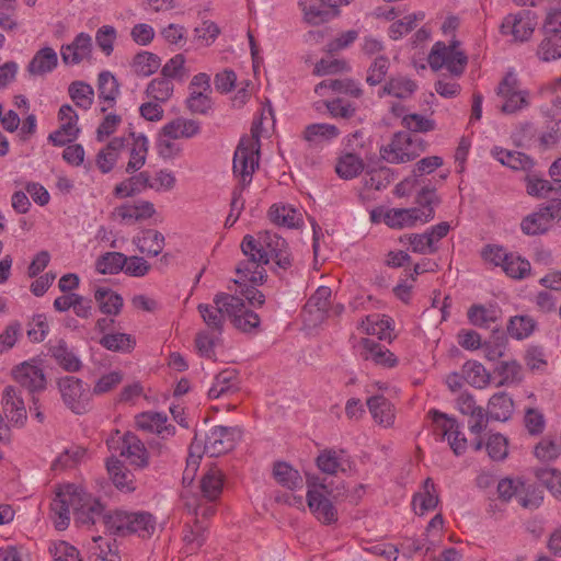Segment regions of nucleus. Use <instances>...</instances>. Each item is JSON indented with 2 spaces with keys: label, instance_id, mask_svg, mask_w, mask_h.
Here are the masks:
<instances>
[{
  "label": "nucleus",
  "instance_id": "1",
  "mask_svg": "<svg viewBox=\"0 0 561 561\" xmlns=\"http://www.w3.org/2000/svg\"><path fill=\"white\" fill-rule=\"evenodd\" d=\"M51 516L55 527L64 530L70 523L72 512L79 525H95L102 523L110 514H104V506L99 499L85 492L83 488L75 484L60 486L50 503Z\"/></svg>",
  "mask_w": 561,
  "mask_h": 561
},
{
  "label": "nucleus",
  "instance_id": "2",
  "mask_svg": "<svg viewBox=\"0 0 561 561\" xmlns=\"http://www.w3.org/2000/svg\"><path fill=\"white\" fill-rule=\"evenodd\" d=\"M241 250L244 255H257L261 263L267 264L273 260L283 270L289 268L293 263L286 240L268 230L259 232L257 238L244 236Z\"/></svg>",
  "mask_w": 561,
  "mask_h": 561
},
{
  "label": "nucleus",
  "instance_id": "3",
  "mask_svg": "<svg viewBox=\"0 0 561 561\" xmlns=\"http://www.w3.org/2000/svg\"><path fill=\"white\" fill-rule=\"evenodd\" d=\"M104 527L119 536L136 534L141 538H150L157 529V522L148 512L115 511L104 519Z\"/></svg>",
  "mask_w": 561,
  "mask_h": 561
},
{
  "label": "nucleus",
  "instance_id": "4",
  "mask_svg": "<svg viewBox=\"0 0 561 561\" xmlns=\"http://www.w3.org/2000/svg\"><path fill=\"white\" fill-rule=\"evenodd\" d=\"M425 150L421 139L413 138L407 131L394 133L390 141L379 150L380 157L388 163L400 164L413 161Z\"/></svg>",
  "mask_w": 561,
  "mask_h": 561
},
{
  "label": "nucleus",
  "instance_id": "5",
  "mask_svg": "<svg viewBox=\"0 0 561 561\" xmlns=\"http://www.w3.org/2000/svg\"><path fill=\"white\" fill-rule=\"evenodd\" d=\"M213 302L220 306L224 317L227 316L238 330L251 332L259 328V314L247 309L242 298L227 293H218L214 296Z\"/></svg>",
  "mask_w": 561,
  "mask_h": 561
},
{
  "label": "nucleus",
  "instance_id": "6",
  "mask_svg": "<svg viewBox=\"0 0 561 561\" xmlns=\"http://www.w3.org/2000/svg\"><path fill=\"white\" fill-rule=\"evenodd\" d=\"M108 449L118 451L135 469H145L149 466V451L145 444L131 432L121 435L118 430L112 432L106 439Z\"/></svg>",
  "mask_w": 561,
  "mask_h": 561
},
{
  "label": "nucleus",
  "instance_id": "7",
  "mask_svg": "<svg viewBox=\"0 0 561 561\" xmlns=\"http://www.w3.org/2000/svg\"><path fill=\"white\" fill-rule=\"evenodd\" d=\"M57 386L65 405L75 414L90 411L92 393L88 383L73 376L61 377Z\"/></svg>",
  "mask_w": 561,
  "mask_h": 561
},
{
  "label": "nucleus",
  "instance_id": "8",
  "mask_svg": "<svg viewBox=\"0 0 561 561\" xmlns=\"http://www.w3.org/2000/svg\"><path fill=\"white\" fill-rule=\"evenodd\" d=\"M459 45L460 43L456 39H453L448 45L443 42L434 44L428 56L431 68L438 70L446 67L450 73L460 76L467 66L468 58L459 49Z\"/></svg>",
  "mask_w": 561,
  "mask_h": 561
},
{
  "label": "nucleus",
  "instance_id": "9",
  "mask_svg": "<svg viewBox=\"0 0 561 561\" xmlns=\"http://www.w3.org/2000/svg\"><path fill=\"white\" fill-rule=\"evenodd\" d=\"M561 213V199H553L550 204L527 215L520 222L522 231L527 236L546 233L552 221Z\"/></svg>",
  "mask_w": 561,
  "mask_h": 561
},
{
  "label": "nucleus",
  "instance_id": "10",
  "mask_svg": "<svg viewBox=\"0 0 561 561\" xmlns=\"http://www.w3.org/2000/svg\"><path fill=\"white\" fill-rule=\"evenodd\" d=\"M238 436L239 431L234 427L210 426L204 436V450L209 457H219L233 449Z\"/></svg>",
  "mask_w": 561,
  "mask_h": 561
},
{
  "label": "nucleus",
  "instance_id": "11",
  "mask_svg": "<svg viewBox=\"0 0 561 561\" xmlns=\"http://www.w3.org/2000/svg\"><path fill=\"white\" fill-rule=\"evenodd\" d=\"M536 25V15L529 10H523L506 15L500 30L503 35H512L515 42H526L533 36Z\"/></svg>",
  "mask_w": 561,
  "mask_h": 561
},
{
  "label": "nucleus",
  "instance_id": "12",
  "mask_svg": "<svg viewBox=\"0 0 561 561\" xmlns=\"http://www.w3.org/2000/svg\"><path fill=\"white\" fill-rule=\"evenodd\" d=\"M307 503L311 513L322 524L330 525L337 520V511L328 495L317 488L316 479L307 480Z\"/></svg>",
  "mask_w": 561,
  "mask_h": 561
},
{
  "label": "nucleus",
  "instance_id": "13",
  "mask_svg": "<svg viewBox=\"0 0 561 561\" xmlns=\"http://www.w3.org/2000/svg\"><path fill=\"white\" fill-rule=\"evenodd\" d=\"M496 93L504 100L501 112L513 114L528 105L526 92L519 89V82L513 72H507L500 82Z\"/></svg>",
  "mask_w": 561,
  "mask_h": 561
},
{
  "label": "nucleus",
  "instance_id": "14",
  "mask_svg": "<svg viewBox=\"0 0 561 561\" xmlns=\"http://www.w3.org/2000/svg\"><path fill=\"white\" fill-rule=\"evenodd\" d=\"M262 134V119L254 121L251 126V135L244 136L240 139L239 145L236 149L233 162H244L245 165L259 168L260 162V137Z\"/></svg>",
  "mask_w": 561,
  "mask_h": 561
},
{
  "label": "nucleus",
  "instance_id": "15",
  "mask_svg": "<svg viewBox=\"0 0 561 561\" xmlns=\"http://www.w3.org/2000/svg\"><path fill=\"white\" fill-rule=\"evenodd\" d=\"M136 427L142 432L156 434L161 439L174 435L175 426L168 423V416L161 412L147 411L135 416Z\"/></svg>",
  "mask_w": 561,
  "mask_h": 561
},
{
  "label": "nucleus",
  "instance_id": "16",
  "mask_svg": "<svg viewBox=\"0 0 561 561\" xmlns=\"http://www.w3.org/2000/svg\"><path fill=\"white\" fill-rule=\"evenodd\" d=\"M12 375L14 380L23 388L27 389L31 393L39 392L46 388V377L43 369L28 362L18 365Z\"/></svg>",
  "mask_w": 561,
  "mask_h": 561
},
{
  "label": "nucleus",
  "instance_id": "17",
  "mask_svg": "<svg viewBox=\"0 0 561 561\" xmlns=\"http://www.w3.org/2000/svg\"><path fill=\"white\" fill-rule=\"evenodd\" d=\"M2 411L5 417L16 426H23L27 412L20 391L13 386H7L2 392Z\"/></svg>",
  "mask_w": 561,
  "mask_h": 561
},
{
  "label": "nucleus",
  "instance_id": "18",
  "mask_svg": "<svg viewBox=\"0 0 561 561\" xmlns=\"http://www.w3.org/2000/svg\"><path fill=\"white\" fill-rule=\"evenodd\" d=\"M432 219L431 210L420 211V208H392L383 217L386 225L391 228L411 227L416 221L428 222Z\"/></svg>",
  "mask_w": 561,
  "mask_h": 561
},
{
  "label": "nucleus",
  "instance_id": "19",
  "mask_svg": "<svg viewBox=\"0 0 561 561\" xmlns=\"http://www.w3.org/2000/svg\"><path fill=\"white\" fill-rule=\"evenodd\" d=\"M253 163L249 167V165H245L244 162L241 163H237V162H233V174L238 178H240L239 180V183L234 186L233 191H232V198H231V203H230V208H233V209H237V214L234 216V218L232 219V224H234L238 218L240 217L243 208H244V204H245V201L244 198L242 197V194H243V191L244 188L251 183L252 181V175L254 173V171L257 169V168H253Z\"/></svg>",
  "mask_w": 561,
  "mask_h": 561
},
{
  "label": "nucleus",
  "instance_id": "20",
  "mask_svg": "<svg viewBox=\"0 0 561 561\" xmlns=\"http://www.w3.org/2000/svg\"><path fill=\"white\" fill-rule=\"evenodd\" d=\"M248 259L239 263L236 268L238 279L236 284L250 283L251 285H261L266 278L265 263L257 260V255H245Z\"/></svg>",
  "mask_w": 561,
  "mask_h": 561
},
{
  "label": "nucleus",
  "instance_id": "21",
  "mask_svg": "<svg viewBox=\"0 0 561 561\" xmlns=\"http://www.w3.org/2000/svg\"><path fill=\"white\" fill-rule=\"evenodd\" d=\"M92 50V38L87 33H80L73 42L61 47V58L65 64L77 65L89 57Z\"/></svg>",
  "mask_w": 561,
  "mask_h": 561
},
{
  "label": "nucleus",
  "instance_id": "22",
  "mask_svg": "<svg viewBox=\"0 0 561 561\" xmlns=\"http://www.w3.org/2000/svg\"><path fill=\"white\" fill-rule=\"evenodd\" d=\"M239 375L236 369L227 368L219 371L215 380L208 390V397L210 399H218L222 396L234 393L239 390Z\"/></svg>",
  "mask_w": 561,
  "mask_h": 561
},
{
  "label": "nucleus",
  "instance_id": "23",
  "mask_svg": "<svg viewBox=\"0 0 561 561\" xmlns=\"http://www.w3.org/2000/svg\"><path fill=\"white\" fill-rule=\"evenodd\" d=\"M300 7L305 20L310 24H321L339 14V10L330 9L325 0H301Z\"/></svg>",
  "mask_w": 561,
  "mask_h": 561
},
{
  "label": "nucleus",
  "instance_id": "24",
  "mask_svg": "<svg viewBox=\"0 0 561 561\" xmlns=\"http://www.w3.org/2000/svg\"><path fill=\"white\" fill-rule=\"evenodd\" d=\"M98 90L99 98L104 102V105L101 106V112L106 113L115 105L119 94V83L113 73L103 71L98 78Z\"/></svg>",
  "mask_w": 561,
  "mask_h": 561
},
{
  "label": "nucleus",
  "instance_id": "25",
  "mask_svg": "<svg viewBox=\"0 0 561 561\" xmlns=\"http://www.w3.org/2000/svg\"><path fill=\"white\" fill-rule=\"evenodd\" d=\"M58 64L56 51L51 47H44L36 51L27 65V72L34 77H43L51 72Z\"/></svg>",
  "mask_w": 561,
  "mask_h": 561
},
{
  "label": "nucleus",
  "instance_id": "26",
  "mask_svg": "<svg viewBox=\"0 0 561 561\" xmlns=\"http://www.w3.org/2000/svg\"><path fill=\"white\" fill-rule=\"evenodd\" d=\"M491 153L501 164L515 171H529L534 165L533 159L519 151L494 147Z\"/></svg>",
  "mask_w": 561,
  "mask_h": 561
},
{
  "label": "nucleus",
  "instance_id": "27",
  "mask_svg": "<svg viewBox=\"0 0 561 561\" xmlns=\"http://www.w3.org/2000/svg\"><path fill=\"white\" fill-rule=\"evenodd\" d=\"M367 407L373 419L385 427L394 422V408L383 396H374L367 399Z\"/></svg>",
  "mask_w": 561,
  "mask_h": 561
},
{
  "label": "nucleus",
  "instance_id": "28",
  "mask_svg": "<svg viewBox=\"0 0 561 561\" xmlns=\"http://www.w3.org/2000/svg\"><path fill=\"white\" fill-rule=\"evenodd\" d=\"M267 216L273 224L288 228L299 227L302 222V215L290 205L273 204Z\"/></svg>",
  "mask_w": 561,
  "mask_h": 561
},
{
  "label": "nucleus",
  "instance_id": "29",
  "mask_svg": "<svg viewBox=\"0 0 561 561\" xmlns=\"http://www.w3.org/2000/svg\"><path fill=\"white\" fill-rule=\"evenodd\" d=\"M50 356L66 371L76 373L82 367L81 360L69 350L64 340L57 341L48 350Z\"/></svg>",
  "mask_w": 561,
  "mask_h": 561
},
{
  "label": "nucleus",
  "instance_id": "30",
  "mask_svg": "<svg viewBox=\"0 0 561 561\" xmlns=\"http://www.w3.org/2000/svg\"><path fill=\"white\" fill-rule=\"evenodd\" d=\"M273 478L275 481L288 489L296 490L301 489L304 485V479L298 470L291 467L288 462L276 461L273 465Z\"/></svg>",
  "mask_w": 561,
  "mask_h": 561
},
{
  "label": "nucleus",
  "instance_id": "31",
  "mask_svg": "<svg viewBox=\"0 0 561 561\" xmlns=\"http://www.w3.org/2000/svg\"><path fill=\"white\" fill-rule=\"evenodd\" d=\"M94 299L102 313L117 316L123 308V298L119 294L107 287H98L94 290Z\"/></svg>",
  "mask_w": 561,
  "mask_h": 561
},
{
  "label": "nucleus",
  "instance_id": "32",
  "mask_svg": "<svg viewBox=\"0 0 561 561\" xmlns=\"http://www.w3.org/2000/svg\"><path fill=\"white\" fill-rule=\"evenodd\" d=\"M224 473L218 468H210L201 480V492L202 497L207 500L208 502L216 501L221 492L224 486Z\"/></svg>",
  "mask_w": 561,
  "mask_h": 561
},
{
  "label": "nucleus",
  "instance_id": "33",
  "mask_svg": "<svg viewBox=\"0 0 561 561\" xmlns=\"http://www.w3.org/2000/svg\"><path fill=\"white\" fill-rule=\"evenodd\" d=\"M416 88L417 85L413 80L398 76L390 78L379 91L378 95L379 98L391 95L397 99H408L415 92Z\"/></svg>",
  "mask_w": 561,
  "mask_h": 561
},
{
  "label": "nucleus",
  "instance_id": "34",
  "mask_svg": "<svg viewBox=\"0 0 561 561\" xmlns=\"http://www.w3.org/2000/svg\"><path fill=\"white\" fill-rule=\"evenodd\" d=\"M108 474L119 490L130 492L135 490L134 476L128 471L124 463L112 457L106 461Z\"/></svg>",
  "mask_w": 561,
  "mask_h": 561
},
{
  "label": "nucleus",
  "instance_id": "35",
  "mask_svg": "<svg viewBox=\"0 0 561 561\" xmlns=\"http://www.w3.org/2000/svg\"><path fill=\"white\" fill-rule=\"evenodd\" d=\"M363 347V357L366 360H373L375 364L386 367H393L397 364V358L389 350L385 348V346L376 343L374 340L364 339Z\"/></svg>",
  "mask_w": 561,
  "mask_h": 561
},
{
  "label": "nucleus",
  "instance_id": "36",
  "mask_svg": "<svg viewBox=\"0 0 561 561\" xmlns=\"http://www.w3.org/2000/svg\"><path fill=\"white\" fill-rule=\"evenodd\" d=\"M413 507L416 514L423 515L425 512L434 510L438 504V494L435 484L431 478L423 483V490L413 496Z\"/></svg>",
  "mask_w": 561,
  "mask_h": 561
},
{
  "label": "nucleus",
  "instance_id": "37",
  "mask_svg": "<svg viewBox=\"0 0 561 561\" xmlns=\"http://www.w3.org/2000/svg\"><path fill=\"white\" fill-rule=\"evenodd\" d=\"M514 411V402L505 392H499L489 400L488 415L495 421H507Z\"/></svg>",
  "mask_w": 561,
  "mask_h": 561
},
{
  "label": "nucleus",
  "instance_id": "38",
  "mask_svg": "<svg viewBox=\"0 0 561 561\" xmlns=\"http://www.w3.org/2000/svg\"><path fill=\"white\" fill-rule=\"evenodd\" d=\"M314 479L317 480V488L335 501L348 499L351 503L356 504L362 496V492L364 491V485L362 484L354 488L353 492H350L345 488V484L342 482L334 484L333 482H318V478Z\"/></svg>",
  "mask_w": 561,
  "mask_h": 561
},
{
  "label": "nucleus",
  "instance_id": "39",
  "mask_svg": "<svg viewBox=\"0 0 561 561\" xmlns=\"http://www.w3.org/2000/svg\"><path fill=\"white\" fill-rule=\"evenodd\" d=\"M164 135L173 138H191L199 133V125L193 119L178 117L163 126Z\"/></svg>",
  "mask_w": 561,
  "mask_h": 561
},
{
  "label": "nucleus",
  "instance_id": "40",
  "mask_svg": "<svg viewBox=\"0 0 561 561\" xmlns=\"http://www.w3.org/2000/svg\"><path fill=\"white\" fill-rule=\"evenodd\" d=\"M197 310L209 331L221 335L225 324V317L220 306L215 304H199Z\"/></svg>",
  "mask_w": 561,
  "mask_h": 561
},
{
  "label": "nucleus",
  "instance_id": "41",
  "mask_svg": "<svg viewBox=\"0 0 561 561\" xmlns=\"http://www.w3.org/2000/svg\"><path fill=\"white\" fill-rule=\"evenodd\" d=\"M124 147V139L121 137L113 138L108 145L102 149L96 156V164L103 173L110 172L118 158V152Z\"/></svg>",
  "mask_w": 561,
  "mask_h": 561
},
{
  "label": "nucleus",
  "instance_id": "42",
  "mask_svg": "<svg viewBox=\"0 0 561 561\" xmlns=\"http://www.w3.org/2000/svg\"><path fill=\"white\" fill-rule=\"evenodd\" d=\"M463 380L476 388H484L490 382V374L484 366L474 360H468L463 364L462 368Z\"/></svg>",
  "mask_w": 561,
  "mask_h": 561
},
{
  "label": "nucleus",
  "instance_id": "43",
  "mask_svg": "<svg viewBox=\"0 0 561 561\" xmlns=\"http://www.w3.org/2000/svg\"><path fill=\"white\" fill-rule=\"evenodd\" d=\"M137 247L141 253L147 255H159L164 247V237L158 230L147 229L137 240Z\"/></svg>",
  "mask_w": 561,
  "mask_h": 561
},
{
  "label": "nucleus",
  "instance_id": "44",
  "mask_svg": "<svg viewBox=\"0 0 561 561\" xmlns=\"http://www.w3.org/2000/svg\"><path fill=\"white\" fill-rule=\"evenodd\" d=\"M174 85L171 80L162 77L152 79L147 88L146 95L156 102L165 103L173 94Z\"/></svg>",
  "mask_w": 561,
  "mask_h": 561
},
{
  "label": "nucleus",
  "instance_id": "45",
  "mask_svg": "<svg viewBox=\"0 0 561 561\" xmlns=\"http://www.w3.org/2000/svg\"><path fill=\"white\" fill-rule=\"evenodd\" d=\"M501 311L497 308L474 305L468 310V318L473 325L490 328L491 323L500 319Z\"/></svg>",
  "mask_w": 561,
  "mask_h": 561
},
{
  "label": "nucleus",
  "instance_id": "46",
  "mask_svg": "<svg viewBox=\"0 0 561 561\" xmlns=\"http://www.w3.org/2000/svg\"><path fill=\"white\" fill-rule=\"evenodd\" d=\"M99 343L112 352H130L136 345L135 339L126 333L104 334Z\"/></svg>",
  "mask_w": 561,
  "mask_h": 561
},
{
  "label": "nucleus",
  "instance_id": "47",
  "mask_svg": "<svg viewBox=\"0 0 561 561\" xmlns=\"http://www.w3.org/2000/svg\"><path fill=\"white\" fill-rule=\"evenodd\" d=\"M68 92L78 107L89 110L92 106L94 90L90 84L83 81H75L69 85Z\"/></svg>",
  "mask_w": 561,
  "mask_h": 561
},
{
  "label": "nucleus",
  "instance_id": "48",
  "mask_svg": "<svg viewBox=\"0 0 561 561\" xmlns=\"http://www.w3.org/2000/svg\"><path fill=\"white\" fill-rule=\"evenodd\" d=\"M126 255L121 252H106L95 263L96 271L101 274H117L124 271Z\"/></svg>",
  "mask_w": 561,
  "mask_h": 561
},
{
  "label": "nucleus",
  "instance_id": "49",
  "mask_svg": "<svg viewBox=\"0 0 561 561\" xmlns=\"http://www.w3.org/2000/svg\"><path fill=\"white\" fill-rule=\"evenodd\" d=\"M85 449L79 446H75L65 449L53 462L51 470L55 472H61L64 470L76 467L80 460L84 457Z\"/></svg>",
  "mask_w": 561,
  "mask_h": 561
},
{
  "label": "nucleus",
  "instance_id": "50",
  "mask_svg": "<svg viewBox=\"0 0 561 561\" xmlns=\"http://www.w3.org/2000/svg\"><path fill=\"white\" fill-rule=\"evenodd\" d=\"M364 169L363 160L354 154L346 153L336 163L335 171L340 178L350 180L357 176Z\"/></svg>",
  "mask_w": 561,
  "mask_h": 561
},
{
  "label": "nucleus",
  "instance_id": "51",
  "mask_svg": "<svg viewBox=\"0 0 561 561\" xmlns=\"http://www.w3.org/2000/svg\"><path fill=\"white\" fill-rule=\"evenodd\" d=\"M131 66L138 76L148 77L160 68L161 60L156 54L142 51L134 57Z\"/></svg>",
  "mask_w": 561,
  "mask_h": 561
},
{
  "label": "nucleus",
  "instance_id": "52",
  "mask_svg": "<svg viewBox=\"0 0 561 561\" xmlns=\"http://www.w3.org/2000/svg\"><path fill=\"white\" fill-rule=\"evenodd\" d=\"M77 122L78 115L75 114L70 117V121L62 123L59 129L51 133L48 136V140L51 141L55 146H64L67 142L75 140L79 134Z\"/></svg>",
  "mask_w": 561,
  "mask_h": 561
},
{
  "label": "nucleus",
  "instance_id": "53",
  "mask_svg": "<svg viewBox=\"0 0 561 561\" xmlns=\"http://www.w3.org/2000/svg\"><path fill=\"white\" fill-rule=\"evenodd\" d=\"M537 55L543 61H550L561 58V34H545Z\"/></svg>",
  "mask_w": 561,
  "mask_h": 561
},
{
  "label": "nucleus",
  "instance_id": "54",
  "mask_svg": "<svg viewBox=\"0 0 561 561\" xmlns=\"http://www.w3.org/2000/svg\"><path fill=\"white\" fill-rule=\"evenodd\" d=\"M536 328V321L528 316H515L510 319L507 324L508 334L516 339L523 340L528 337Z\"/></svg>",
  "mask_w": 561,
  "mask_h": 561
},
{
  "label": "nucleus",
  "instance_id": "55",
  "mask_svg": "<svg viewBox=\"0 0 561 561\" xmlns=\"http://www.w3.org/2000/svg\"><path fill=\"white\" fill-rule=\"evenodd\" d=\"M339 136V129L330 124H311L304 130V139L308 142L331 140Z\"/></svg>",
  "mask_w": 561,
  "mask_h": 561
},
{
  "label": "nucleus",
  "instance_id": "56",
  "mask_svg": "<svg viewBox=\"0 0 561 561\" xmlns=\"http://www.w3.org/2000/svg\"><path fill=\"white\" fill-rule=\"evenodd\" d=\"M536 477L552 495L561 500V472L552 468H539L536 470Z\"/></svg>",
  "mask_w": 561,
  "mask_h": 561
},
{
  "label": "nucleus",
  "instance_id": "57",
  "mask_svg": "<svg viewBox=\"0 0 561 561\" xmlns=\"http://www.w3.org/2000/svg\"><path fill=\"white\" fill-rule=\"evenodd\" d=\"M147 151V138L145 136H138L134 140V147L130 151V158L126 167V172L131 173L139 170L145 164Z\"/></svg>",
  "mask_w": 561,
  "mask_h": 561
},
{
  "label": "nucleus",
  "instance_id": "58",
  "mask_svg": "<svg viewBox=\"0 0 561 561\" xmlns=\"http://www.w3.org/2000/svg\"><path fill=\"white\" fill-rule=\"evenodd\" d=\"M161 75L169 80L184 81L188 77V70L185 67V57L182 54L172 57L162 67Z\"/></svg>",
  "mask_w": 561,
  "mask_h": 561
},
{
  "label": "nucleus",
  "instance_id": "59",
  "mask_svg": "<svg viewBox=\"0 0 561 561\" xmlns=\"http://www.w3.org/2000/svg\"><path fill=\"white\" fill-rule=\"evenodd\" d=\"M428 415L433 421L435 431L442 436V439L445 437L448 438L449 435H453L455 431L459 428L455 419L449 417L447 414L439 412L438 410H431Z\"/></svg>",
  "mask_w": 561,
  "mask_h": 561
},
{
  "label": "nucleus",
  "instance_id": "60",
  "mask_svg": "<svg viewBox=\"0 0 561 561\" xmlns=\"http://www.w3.org/2000/svg\"><path fill=\"white\" fill-rule=\"evenodd\" d=\"M204 453H206V450H204V437L202 438L196 434L190 446L183 480H186L190 476L191 478L193 477Z\"/></svg>",
  "mask_w": 561,
  "mask_h": 561
},
{
  "label": "nucleus",
  "instance_id": "61",
  "mask_svg": "<svg viewBox=\"0 0 561 561\" xmlns=\"http://www.w3.org/2000/svg\"><path fill=\"white\" fill-rule=\"evenodd\" d=\"M494 371L501 377L497 386L514 383L522 380V366L516 360L501 362Z\"/></svg>",
  "mask_w": 561,
  "mask_h": 561
},
{
  "label": "nucleus",
  "instance_id": "62",
  "mask_svg": "<svg viewBox=\"0 0 561 561\" xmlns=\"http://www.w3.org/2000/svg\"><path fill=\"white\" fill-rule=\"evenodd\" d=\"M502 268L507 276L522 279L530 273V263L518 255L510 253Z\"/></svg>",
  "mask_w": 561,
  "mask_h": 561
},
{
  "label": "nucleus",
  "instance_id": "63",
  "mask_svg": "<svg viewBox=\"0 0 561 561\" xmlns=\"http://www.w3.org/2000/svg\"><path fill=\"white\" fill-rule=\"evenodd\" d=\"M425 18L424 12L413 13L404 16L402 20H399L391 24L389 28V34L392 39H399L404 34L411 32L417 21H422Z\"/></svg>",
  "mask_w": 561,
  "mask_h": 561
},
{
  "label": "nucleus",
  "instance_id": "64",
  "mask_svg": "<svg viewBox=\"0 0 561 561\" xmlns=\"http://www.w3.org/2000/svg\"><path fill=\"white\" fill-rule=\"evenodd\" d=\"M220 335L211 331H199L195 337V347L198 354L206 358H215V344Z\"/></svg>",
  "mask_w": 561,
  "mask_h": 561
}]
</instances>
